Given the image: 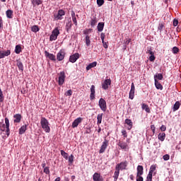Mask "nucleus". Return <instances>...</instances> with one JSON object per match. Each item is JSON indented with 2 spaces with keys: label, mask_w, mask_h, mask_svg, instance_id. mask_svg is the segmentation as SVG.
<instances>
[{
  "label": "nucleus",
  "mask_w": 181,
  "mask_h": 181,
  "mask_svg": "<svg viewBox=\"0 0 181 181\" xmlns=\"http://www.w3.org/2000/svg\"><path fill=\"white\" fill-rule=\"evenodd\" d=\"M11 55V49L7 50H0V59H4V57H8Z\"/></svg>",
  "instance_id": "1a4fd4ad"
},
{
  "label": "nucleus",
  "mask_w": 181,
  "mask_h": 181,
  "mask_svg": "<svg viewBox=\"0 0 181 181\" xmlns=\"http://www.w3.org/2000/svg\"><path fill=\"white\" fill-rule=\"evenodd\" d=\"M2 28H4V21L0 18V29H2Z\"/></svg>",
  "instance_id": "0e129e2a"
},
{
  "label": "nucleus",
  "mask_w": 181,
  "mask_h": 181,
  "mask_svg": "<svg viewBox=\"0 0 181 181\" xmlns=\"http://www.w3.org/2000/svg\"><path fill=\"white\" fill-rule=\"evenodd\" d=\"M71 26H73V24L71 23V21L66 23V32H69L70 30V29H71Z\"/></svg>",
  "instance_id": "2f4dec72"
},
{
  "label": "nucleus",
  "mask_w": 181,
  "mask_h": 181,
  "mask_svg": "<svg viewBox=\"0 0 181 181\" xmlns=\"http://www.w3.org/2000/svg\"><path fill=\"white\" fill-rule=\"evenodd\" d=\"M125 124L129 125V127H128L129 130L132 129V125H133L132 120H131L129 119H125Z\"/></svg>",
  "instance_id": "cd10ccee"
},
{
  "label": "nucleus",
  "mask_w": 181,
  "mask_h": 181,
  "mask_svg": "<svg viewBox=\"0 0 181 181\" xmlns=\"http://www.w3.org/2000/svg\"><path fill=\"white\" fill-rule=\"evenodd\" d=\"M73 94V91L71 90H69L65 93V95L67 96H71Z\"/></svg>",
  "instance_id": "8fccbe9b"
},
{
  "label": "nucleus",
  "mask_w": 181,
  "mask_h": 181,
  "mask_svg": "<svg viewBox=\"0 0 181 181\" xmlns=\"http://www.w3.org/2000/svg\"><path fill=\"white\" fill-rule=\"evenodd\" d=\"M13 118L14 124H19V122H21V120L22 119V115H21V114H16L13 116Z\"/></svg>",
  "instance_id": "2eb2a0df"
},
{
  "label": "nucleus",
  "mask_w": 181,
  "mask_h": 181,
  "mask_svg": "<svg viewBox=\"0 0 181 181\" xmlns=\"http://www.w3.org/2000/svg\"><path fill=\"white\" fill-rule=\"evenodd\" d=\"M144 175V166L138 165L137 166V174L138 176H142Z\"/></svg>",
  "instance_id": "f3484780"
},
{
  "label": "nucleus",
  "mask_w": 181,
  "mask_h": 181,
  "mask_svg": "<svg viewBox=\"0 0 181 181\" xmlns=\"http://www.w3.org/2000/svg\"><path fill=\"white\" fill-rule=\"evenodd\" d=\"M31 30H32V32H34L35 33H36L37 32H39V30H40V29L39 28V26L33 25L31 28Z\"/></svg>",
  "instance_id": "72a5a7b5"
},
{
  "label": "nucleus",
  "mask_w": 181,
  "mask_h": 181,
  "mask_svg": "<svg viewBox=\"0 0 181 181\" xmlns=\"http://www.w3.org/2000/svg\"><path fill=\"white\" fill-rule=\"evenodd\" d=\"M160 129L163 132H165V131H166V126L162 125V126L160 127Z\"/></svg>",
  "instance_id": "e2e57ef3"
},
{
  "label": "nucleus",
  "mask_w": 181,
  "mask_h": 181,
  "mask_svg": "<svg viewBox=\"0 0 181 181\" xmlns=\"http://www.w3.org/2000/svg\"><path fill=\"white\" fill-rule=\"evenodd\" d=\"M122 134L124 138H128V133L127 132V130L122 129Z\"/></svg>",
  "instance_id": "a18cd8bd"
},
{
  "label": "nucleus",
  "mask_w": 181,
  "mask_h": 181,
  "mask_svg": "<svg viewBox=\"0 0 181 181\" xmlns=\"http://www.w3.org/2000/svg\"><path fill=\"white\" fill-rule=\"evenodd\" d=\"M149 60L150 62H155V54H151L150 57H149Z\"/></svg>",
  "instance_id": "4d7b16f0"
},
{
  "label": "nucleus",
  "mask_w": 181,
  "mask_h": 181,
  "mask_svg": "<svg viewBox=\"0 0 181 181\" xmlns=\"http://www.w3.org/2000/svg\"><path fill=\"white\" fill-rule=\"evenodd\" d=\"M108 86H111V79H106L102 84L103 90H108Z\"/></svg>",
  "instance_id": "ddd939ff"
},
{
  "label": "nucleus",
  "mask_w": 181,
  "mask_h": 181,
  "mask_svg": "<svg viewBox=\"0 0 181 181\" xmlns=\"http://www.w3.org/2000/svg\"><path fill=\"white\" fill-rule=\"evenodd\" d=\"M4 93L2 92V89L0 88V103H4Z\"/></svg>",
  "instance_id": "58836bf2"
},
{
  "label": "nucleus",
  "mask_w": 181,
  "mask_h": 181,
  "mask_svg": "<svg viewBox=\"0 0 181 181\" xmlns=\"http://www.w3.org/2000/svg\"><path fill=\"white\" fill-rule=\"evenodd\" d=\"M156 78V80H163V75L162 74H158L154 76V79Z\"/></svg>",
  "instance_id": "4c0bfd02"
},
{
  "label": "nucleus",
  "mask_w": 181,
  "mask_h": 181,
  "mask_svg": "<svg viewBox=\"0 0 181 181\" xmlns=\"http://www.w3.org/2000/svg\"><path fill=\"white\" fill-rule=\"evenodd\" d=\"M64 78H66L64 71H61L58 80L59 86H63V84L64 83Z\"/></svg>",
  "instance_id": "0eeeda50"
},
{
  "label": "nucleus",
  "mask_w": 181,
  "mask_h": 181,
  "mask_svg": "<svg viewBox=\"0 0 181 181\" xmlns=\"http://www.w3.org/2000/svg\"><path fill=\"white\" fill-rule=\"evenodd\" d=\"M6 15L8 19H12L13 16V11L12 10H7L6 11Z\"/></svg>",
  "instance_id": "b1692460"
},
{
  "label": "nucleus",
  "mask_w": 181,
  "mask_h": 181,
  "mask_svg": "<svg viewBox=\"0 0 181 181\" xmlns=\"http://www.w3.org/2000/svg\"><path fill=\"white\" fill-rule=\"evenodd\" d=\"M129 43H131V39L127 40L125 42V45H129Z\"/></svg>",
  "instance_id": "774afa93"
},
{
  "label": "nucleus",
  "mask_w": 181,
  "mask_h": 181,
  "mask_svg": "<svg viewBox=\"0 0 181 181\" xmlns=\"http://www.w3.org/2000/svg\"><path fill=\"white\" fill-rule=\"evenodd\" d=\"M134 97H135V90H130L129 98H130V100H134Z\"/></svg>",
  "instance_id": "c9c22d12"
},
{
  "label": "nucleus",
  "mask_w": 181,
  "mask_h": 181,
  "mask_svg": "<svg viewBox=\"0 0 181 181\" xmlns=\"http://www.w3.org/2000/svg\"><path fill=\"white\" fill-rule=\"evenodd\" d=\"M128 166V161L122 162L115 166V171L113 175L114 181L118 180L119 170H125Z\"/></svg>",
  "instance_id": "f257e3e1"
},
{
  "label": "nucleus",
  "mask_w": 181,
  "mask_h": 181,
  "mask_svg": "<svg viewBox=\"0 0 181 181\" xmlns=\"http://www.w3.org/2000/svg\"><path fill=\"white\" fill-rule=\"evenodd\" d=\"M131 90L135 91V85L134 83H132Z\"/></svg>",
  "instance_id": "69168bd1"
},
{
  "label": "nucleus",
  "mask_w": 181,
  "mask_h": 181,
  "mask_svg": "<svg viewBox=\"0 0 181 181\" xmlns=\"http://www.w3.org/2000/svg\"><path fill=\"white\" fill-rule=\"evenodd\" d=\"M61 155L62 156H63V158H64V159H69V154L66 153L64 151L61 150Z\"/></svg>",
  "instance_id": "473e14b6"
},
{
  "label": "nucleus",
  "mask_w": 181,
  "mask_h": 181,
  "mask_svg": "<svg viewBox=\"0 0 181 181\" xmlns=\"http://www.w3.org/2000/svg\"><path fill=\"white\" fill-rule=\"evenodd\" d=\"M97 22H98V21L97 20V17L93 16V18H91L90 20V26H92V28H94V26L97 25Z\"/></svg>",
  "instance_id": "5701e85b"
},
{
  "label": "nucleus",
  "mask_w": 181,
  "mask_h": 181,
  "mask_svg": "<svg viewBox=\"0 0 181 181\" xmlns=\"http://www.w3.org/2000/svg\"><path fill=\"white\" fill-rule=\"evenodd\" d=\"M98 32H103L104 30V23H98L97 26Z\"/></svg>",
  "instance_id": "a878e982"
},
{
  "label": "nucleus",
  "mask_w": 181,
  "mask_h": 181,
  "mask_svg": "<svg viewBox=\"0 0 181 181\" xmlns=\"http://www.w3.org/2000/svg\"><path fill=\"white\" fill-rule=\"evenodd\" d=\"M93 181H104V178L101 176V174L95 173L93 175Z\"/></svg>",
  "instance_id": "9b49d317"
},
{
  "label": "nucleus",
  "mask_w": 181,
  "mask_h": 181,
  "mask_svg": "<svg viewBox=\"0 0 181 181\" xmlns=\"http://www.w3.org/2000/svg\"><path fill=\"white\" fill-rule=\"evenodd\" d=\"M94 98H95V93H90V100L91 101H93V100H94Z\"/></svg>",
  "instance_id": "13d9d810"
},
{
  "label": "nucleus",
  "mask_w": 181,
  "mask_h": 181,
  "mask_svg": "<svg viewBox=\"0 0 181 181\" xmlns=\"http://www.w3.org/2000/svg\"><path fill=\"white\" fill-rule=\"evenodd\" d=\"M152 175H153L152 173H148L147 175V181H152Z\"/></svg>",
  "instance_id": "49530a36"
},
{
  "label": "nucleus",
  "mask_w": 181,
  "mask_h": 181,
  "mask_svg": "<svg viewBox=\"0 0 181 181\" xmlns=\"http://www.w3.org/2000/svg\"><path fill=\"white\" fill-rule=\"evenodd\" d=\"M40 124L42 129H44L45 132L49 134L50 132V127L49 126V120L45 117H42L40 119Z\"/></svg>",
  "instance_id": "7ed1b4c3"
},
{
  "label": "nucleus",
  "mask_w": 181,
  "mask_h": 181,
  "mask_svg": "<svg viewBox=\"0 0 181 181\" xmlns=\"http://www.w3.org/2000/svg\"><path fill=\"white\" fill-rule=\"evenodd\" d=\"M151 129L153 132V135H155V131L156 129V127H155V124H151Z\"/></svg>",
  "instance_id": "603ef678"
},
{
  "label": "nucleus",
  "mask_w": 181,
  "mask_h": 181,
  "mask_svg": "<svg viewBox=\"0 0 181 181\" xmlns=\"http://www.w3.org/2000/svg\"><path fill=\"white\" fill-rule=\"evenodd\" d=\"M91 43V41L90 40V36L86 35V44L87 45V46H90Z\"/></svg>",
  "instance_id": "79ce46f5"
},
{
  "label": "nucleus",
  "mask_w": 181,
  "mask_h": 181,
  "mask_svg": "<svg viewBox=\"0 0 181 181\" xmlns=\"http://www.w3.org/2000/svg\"><path fill=\"white\" fill-rule=\"evenodd\" d=\"M90 93L95 94V86L94 85H92L90 87Z\"/></svg>",
  "instance_id": "de8ad7c7"
},
{
  "label": "nucleus",
  "mask_w": 181,
  "mask_h": 181,
  "mask_svg": "<svg viewBox=\"0 0 181 181\" xmlns=\"http://www.w3.org/2000/svg\"><path fill=\"white\" fill-rule=\"evenodd\" d=\"M26 129H28V125L25 124L23 125L20 129H19V134L23 135L24 132H26Z\"/></svg>",
  "instance_id": "4be33fe9"
},
{
  "label": "nucleus",
  "mask_w": 181,
  "mask_h": 181,
  "mask_svg": "<svg viewBox=\"0 0 181 181\" xmlns=\"http://www.w3.org/2000/svg\"><path fill=\"white\" fill-rule=\"evenodd\" d=\"M172 52H173V54H177L180 52V49L177 48V47H174L172 49Z\"/></svg>",
  "instance_id": "ea45409f"
},
{
  "label": "nucleus",
  "mask_w": 181,
  "mask_h": 181,
  "mask_svg": "<svg viewBox=\"0 0 181 181\" xmlns=\"http://www.w3.org/2000/svg\"><path fill=\"white\" fill-rule=\"evenodd\" d=\"M158 139L161 141V142H163L165 141V138H166V134L165 133H160L158 136Z\"/></svg>",
  "instance_id": "7c9ffc66"
},
{
  "label": "nucleus",
  "mask_w": 181,
  "mask_h": 181,
  "mask_svg": "<svg viewBox=\"0 0 181 181\" xmlns=\"http://www.w3.org/2000/svg\"><path fill=\"white\" fill-rule=\"evenodd\" d=\"M57 59L59 60V62H62V60L64 59V52L60 51L57 55Z\"/></svg>",
  "instance_id": "a211bd4d"
},
{
  "label": "nucleus",
  "mask_w": 181,
  "mask_h": 181,
  "mask_svg": "<svg viewBox=\"0 0 181 181\" xmlns=\"http://www.w3.org/2000/svg\"><path fill=\"white\" fill-rule=\"evenodd\" d=\"M91 32V29H86L83 30V35H88Z\"/></svg>",
  "instance_id": "6e6d98bb"
},
{
  "label": "nucleus",
  "mask_w": 181,
  "mask_h": 181,
  "mask_svg": "<svg viewBox=\"0 0 181 181\" xmlns=\"http://www.w3.org/2000/svg\"><path fill=\"white\" fill-rule=\"evenodd\" d=\"M146 53L150 55L155 54V52L152 49L151 47H147Z\"/></svg>",
  "instance_id": "f704fd0d"
},
{
  "label": "nucleus",
  "mask_w": 181,
  "mask_h": 181,
  "mask_svg": "<svg viewBox=\"0 0 181 181\" xmlns=\"http://www.w3.org/2000/svg\"><path fill=\"white\" fill-rule=\"evenodd\" d=\"M155 170H156V165H152L150 167L149 173H153V172H155Z\"/></svg>",
  "instance_id": "a19ab883"
},
{
  "label": "nucleus",
  "mask_w": 181,
  "mask_h": 181,
  "mask_svg": "<svg viewBox=\"0 0 181 181\" xmlns=\"http://www.w3.org/2000/svg\"><path fill=\"white\" fill-rule=\"evenodd\" d=\"M104 115L103 113H101V114H98L97 115V119H98V122H97V124L98 125H100L103 121V116Z\"/></svg>",
  "instance_id": "c85d7f7f"
},
{
  "label": "nucleus",
  "mask_w": 181,
  "mask_h": 181,
  "mask_svg": "<svg viewBox=\"0 0 181 181\" xmlns=\"http://www.w3.org/2000/svg\"><path fill=\"white\" fill-rule=\"evenodd\" d=\"M163 28H165V25H163V23H160L158 30H160V32H162Z\"/></svg>",
  "instance_id": "3c124183"
},
{
  "label": "nucleus",
  "mask_w": 181,
  "mask_h": 181,
  "mask_svg": "<svg viewBox=\"0 0 181 181\" xmlns=\"http://www.w3.org/2000/svg\"><path fill=\"white\" fill-rule=\"evenodd\" d=\"M107 146H108V140L105 139L104 141L103 142L101 147H100L99 153H104V152H105V150L107 149Z\"/></svg>",
  "instance_id": "6e6552de"
},
{
  "label": "nucleus",
  "mask_w": 181,
  "mask_h": 181,
  "mask_svg": "<svg viewBox=\"0 0 181 181\" xmlns=\"http://www.w3.org/2000/svg\"><path fill=\"white\" fill-rule=\"evenodd\" d=\"M44 173H45L46 175L50 174V170H49V167H45L44 168Z\"/></svg>",
  "instance_id": "09e8293b"
},
{
  "label": "nucleus",
  "mask_w": 181,
  "mask_h": 181,
  "mask_svg": "<svg viewBox=\"0 0 181 181\" xmlns=\"http://www.w3.org/2000/svg\"><path fill=\"white\" fill-rule=\"evenodd\" d=\"M72 21L75 24V26H77V18L73 17L72 18Z\"/></svg>",
  "instance_id": "052dcab7"
},
{
  "label": "nucleus",
  "mask_w": 181,
  "mask_h": 181,
  "mask_svg": "<svg viewBox=\"0 0 181 181\" xmlns=\"http://www.w3.org/2000/svg\"><path fill=\"white\" fill-rule=\"evenodd\" d=\"M105 37V33H101L100 34V39L102 40L103 43L104 44V39Z\"/></svg>",
  "instance_id": "bf43d9fd"
},
{
  "label": "nucleus",
  "mask_w": 181,
  "mask_h": 181,
  "mask_svg": "<svg viewBox=\"0 0 181 181\" xmlns=\"http://www.w3.org/2000/svg\"><path fill=\"white\" fill-rule=\"evenodd\" d=\"M163 159L165 160H169V159H170V156H169V154H165L163 156Z\"/></svg>",
  "instance_id": "864d4df0"
},
{
  "label": "nucleus",
  "mask_w": 181,
  "mask_h": 181,
  "mask_svg": "<svg viewBox=\"0 0 181 181\" xmlns=\"http://www.w3.org/2000/svg\"><path fill=\"white\" fill-rule=\"evenodd\" d=\"M45 57H48L49 60H52L53 62H56V56L53 54L49 53L47 51H45Z\"/></svg>",
  "instance_id": "4468645a"
},
{
  "label": "nucleus",
  "mask_w": 181,
  "mask_h": 181,
  "mask_svg": "<svg viewBox=\"0 0 181 181\" xmlns=\"http://www.w3.org/2000/svg\"><path fill=\"white\" fill-rule=\"evenodd\" d=\"M179 24V21L174 19L173 20V26H177Z\"/></svg>",
  "instance_id": "680f3d73"
},
{
  "label": "nucleus",
  "mask_w": 181,
  "mask_h": 181,
  "mask_svg": "<svg viewBox=\"0 0 181 181\" xmlns=\"http://www.w3.org/2000/svg\"><path fill=\"white\" fill-rule=\"evenodd\" d=\"M0 131H2V132L6 131V135L9 136L11 129H9V119L8 117L5 118V123L4 122H0Z\"/></svg>",
  "instance_id": "f03ea898"
},
{
  "label": "nucleus",
  "mask_w": 181,
  "mask_h": 181,
  "mask_svg": "<svg viewBox=\"0 0 181 181\" xmlns=\"http://www.w3.org/2000/svg\"><path fill=\"white\" fill-rule=\"evenodd\" d=\"M141 108L142 110H145L146 112H148V114H150L151 109L149 108V106H148V105L143 103L141 105Z\"/></svg>",
  "instance_id": "bb28decb"
},
{
  "label": "nucleus",
  "mask_w": 181,
  "mask_h": 181,
  "mask_svg": "<svg viewBox=\"0 0 181 181\" xmlns=\"http://www.w3.org/2000/svg\"><path fill=\"white\" fill-rule=\"evenodd\" d=\"M98 6H103L104 5V0H97Z\"/></svg>",
  "instance_id": "c03bdc74"
},
{
  "label": "nucleus",
  "mask_w": 181,
  "mask_h": 181,
  "mask_svg": "<svg viewBox=\"0 0 181 181\" xmlns=\"http://www.w3.org/2000/svg\"><path fill=\"white\" fill-rule=\"evenodd\" d=\"M78 59H80V54L75 53L70 56L69 62L71 63H76V62H77Z\"/></svg>",
  "instance_id": "9d476101"
},
{
  "label": "nucleus",
  "mask_w": 181,
  "mask_h": 181,
  "mask_svg": "<svg viewBox=\"0 0 181 181\" xmlns=\"http://www.w3.org/2000/svg\"><path fill=\"white\" fill-rule=\"evenodd\" d=\"M97 66V62H93L90 64H89L87 66H86V70H91V69H93V67H96Z\"/></svg>",
  "instance_id": "393cba45"
},
{
  "label": "nucleus",
  "mask_w": 181,
  "mask_h": 181,
  "mask_svg": "<svg viewBox=\"0 0 181 181\" xmlns=\"http://www.w3.org/2000/svg\"><path fill=\"white\" fill-rule=\"evenodd\" d=\"M69 163L71 165L73 163V162H74V156H73V154H71L69 157Z\"/></svg>",
  "instance_id": "37998d69"
},
{
  "label": "nucleus",
  "mask_w": 181,
  "mask_h": 181,
  "mask_svg": "<svg viewBox=\"0 0 181 181\" xmlns=\"http://www.w3.org/2000/svg\"><path fill=\"white\" fill-rule=\"evenodd\" d=\"M99 107L100 108V110L102 111H103V112H105L107 111V102L105 101V100H104V98H101L99 100Z\"/></svg>",
  "instance_id": "423d86ee"
},
{
  "label": "nucleus",
  "mask_w": 181,
  "mask_h": 181,
  "mask_svg": "<svg viewBox=\"0 0 181 181\" xmlns=\"http://www.w3.org/2000/svg\"><path fill=\"white\" fill-rule=\"evenodd\" d=\"M83 121V118L78 117L76 118L72 123V128H77L78 127V124H81Z\"/></svg>",
  "instance_id": "f8f14e48"
},
{
  "label": "nucleus",
  "mask_w": 181,
  "mask_h": 181,
  "mask_svg": "<svg viewBox=\"0 0 181 181\" xmlns=\"http://www.w3.org/2000/svg\"><path fill=\"white\" fill-rule=\"evenodd\" d=\"M66 15V12L63 9H60L54 14V19L55 21H62L63 19V16Z\"/></svg>",
  "instance_id": "20e7f679"
},
{
  "label": "nucleus",
  "mask_w": 181,
  "mask_h": 181,
  "mask_svg": "<svg viewBox=\"0 0 181 181\" xmlns=\"http://www.w3.org/2000/svg\"><path fill=\"white\" fill-rule=\"evenodd\" d=\"M155 86L157 90H163V86H162V84H160V83H159V81L156 78H155Z\"/></svg>",
  "instance_id": "6ab92c4d"
},
{
  "label": "nucleus",
  "mask_w": 181,
  "mask_h": 181,
  "mask_svg": "<svg viewBox=\"0 0 181 181\" xmlns=\"http://www.w3.org/2000/svg\"><path fill=\"white\" fill-rule=\"evenodd\" d=\"M16 62V66H18V70L23 71V64L21 62V59H18Z\"/></svg>",
  "instance_id": "412c9836"
},
{
  "label": "nucleus",
  "mask_w": 181,
  "mask_h": 181,
  "mask_svg": "<svg viewBox=\"0 0 181 181\" xmlns=\"http://www.w3.org/2000/svg\"><path fill=\"white\" fill-rule=\"evenodd\" d=\"M71 18H76V13L74 11H71Z\"/></svg>",
  "instance_id": "338daca9"
},
{
  "label": "nucleus",
  "mask_w": 181,
  "mask_h": 181,
  "mask_svg": "<svg viewBox=\"0 0 181 181\" xmlns=\"http://www.w3.org/2000/svg\"><path fill=\"white\" fill-rule=\"evenodd\" d=\"M136 181H144V177L141 175H136Z\"/></svg>",
  "instance_id": "5fc2aeb1"
},
{
  "label": "nucleus",
  "mask_w": 181,
  "mask_h": 181,
  "mask_svg": "<svg viewBox=\"0 0 181 181\" xmlns=\"http://www.w3.org/2000/svg\"><path fill=\"white\" fill-rule=\"evenodd\" d=\"M118 146H119L121 149H124V151H127V149H128V144L124 141H119Z\"/></svg>",
  "instance_id": "dca6fc26"
},
{
  "label": "nucleus",
  "mask_w": 181,
  "mask_h": 181,
  "mask_svg": "<svg viewBox=\"0 0 181 181\" xmlns=\"http://www.w3.org/2000/svg\"><path fill=\"white\" fill-rule=\"evenodd\" d=\"M42 0H31V3L33 4V6H37L42 4Z\"/></svg>",
  "instance_id": "c756f323"
},
{
  "label": "nucleus",
  "mask_w": 181,
  "mask_h": 181,
  "mask_svg": "<svg viewBox=\"0 0 181 181\" xmlns=\"http://www.w3.org/2000/svg\"><path fill=\"white\" fill-rule=\"evenodd\" d=\"M59 35H60V31L59 30V28L57 27L52 30V34L49 37V40L51 42H53V40H56Z\"/></svg>",
  "instance_id": "39448f33"
},
{
  "label": "nucleus",
  "mask_w": 181,
  "mask_h": 181,
  "mask_svg": "<svg viewBox=\"0 0 181 181\" xmlns=\"http://www.w3.org/2000/svg\"><path fill=\"white\" fill-rule=\"evenodd\" d=\"M21 52H22V47L16 46L15 53H16V54H19V53H21Z\"/></svg>",
  "instance_id": "e433bc0d"
},
{
  "label": "nucleus",
  "mask_w": 181,
  "mask_h": 181,
  "mask_svg": "<svg viewBox=\"0 0 181 181\" xmlns=\"http://www.w3.org/2000/svg\"><path fill=\"white\" fill-rule=\"evenodd\" d=\"M180 105H181V101H177L175 102V103L173 105V111H177V110H179V108H180Z\"/></svg>",
  "instance_id": "aec40b11"
}]
</instances>
